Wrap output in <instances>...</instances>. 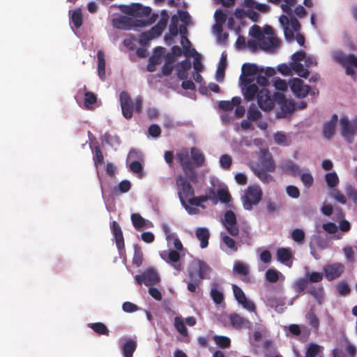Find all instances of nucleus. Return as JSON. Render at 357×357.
I'll list each match as a JSON object with an SVG mask.
<instances>
[{
    "label": "nucleus",
    "instance_id": "obj_48",
    "mask_svg": "<svg viewBox=\"0 0 357 357\" xmlns=\"http://www.w3.org/2000/svg\"><path fill=\"white\" fill-rule=\"evenodd\" d=\"M345 258L349 263L353 264L355 261V252L351 246H344L342 249Z\"/></svg>",
    "mask_w": 357,
    "mask_h": 357
},
{
    "label": "nucleus",
    "instance_id": "obj_40",
    "mask_svg": "<svg viewBox=\"0 0 357 357\" xmlns=\"http://www.w3.org/2000/svg\"><path fill=\"white\" fill-rule=\"evenodd\" d=\"M174 325L176 331L183 336L188 335V329L185 327L183 321L179 317L174 318Z\"/></svg>",
    "mask_w": 357,
    "mask_h": 357
},
{
    "label": "nucleus",
    "instance_id": "obj_28",
    "mask_svg": "<svg viewBox=\"0 0 357 357\" xmlns=\"http://www.w3.org/2000/svg\"><path fill=\"white\" fill-rule=\"evenodd\" d=\"M277 259L279 261L286 264L289 261L292 257V253L290 248H278L276 252Z\"/></svg>",
    "mask_w": 357,
    "mask_h": 357
},
{
    "label": "nucleus",
    "instance_id": "obj_55",
    "mask_svg": "<svg viewBox=\"0 0 357 357\" xmlns=\"http://www.w3.org/2000/svg\"><path fill=\"white\" fill-rule=\"evenodd\" d=\"M234 270L236 273L243 276H246L249 273L248 266L245 264L241 262H237L235 264Z\"/></svg>",
    "mask_w": 357,
    "mask_h": 357
},
{
    "label": "nucleus",
    "instance_id": "obj_59",
    "mask_svg": "<svg viewBox=\"0 0 357 357\" xmlns=\"http://www.w3.org/2000/svg\"><path fill=\"white\" fill-rule=\"evenodd\" d=\"M337 289L338 293L342 296H347L351 291L349 284L344 281H342L337 284Z\"/></svg>",
    "mask_w": 357,
    "mask_h": 357
},
{
    "label": "nucleus",
    "instance_id": "obj_53",
    "mask_svg": "<svg viewBox=\"0 0 357 357\" xmlns=\"http://www.w3.org/2000/svg\"><path fill=\"white\" fill-rule=\"evenodd\" d=\"M266 279L270 282H275L279 280V272L277 270L269 268L266 271Z\"/></svg>",
    "mask_w": 357,
    "mask_h": 357
},
{
    "label": "nucleus",
    "instance_id": "obj_62",
    "mask_svg": "<svg viewBox=\"0 0 357 357\" xmlns=\"http://www.w3.org/2000/svg\"><path fill=\"white\" fill-rule=\"evenodd\" d=\"M222 241L225 244V245L231 249V250L236 252L238 250V248L236 245L235 241L229 237V236H222Z\"/></svg>",
    "mask_w": 357,
    "mask_h": 357
},
{
    "label": "nucleus",
    "instance_id": "obj_57",
    "mask_svg": "<svg viewBox=\"0 0 357 357\" xmlns=\"http://www.w3.org/2000/svg\"><path fill=\"white\" fill-rule=\"evenodd\" d=\"M232 289L234 297L238 303H240L241 301L246 298V296L243 290L237 285L233 284Z\"/></svg>",
    "mask_w": 357,
    "mask_h": 357
},
{
    "label": "nucleus",
    "instance_id": "obj_41",
    "mask_svg": "<svg viewBox=\"0 0 357 357\" xmlns=\"http://www.w3.org/2000/svg\"><path fill=\"white\" fill-rule=\"evenodd\" d=\"M143 262V253L141 250V248L136 245L135 246V252L134 256L132 260V264L135 265L137 267H139Z\"/></svg>",
    "mask_w": 357,
    "mask_h": 357
},
{
    "label": "nucleus",
    "instance_id": "obj_21",
    "mask_svg": "<svg viewBox=\"0 0 357 357\" xmlns=\"http://www.w3.org/2000/svg\"><path fill=\"white\" fill-rule=\"evenodd\" d=\"M280 167L284 172L294 176H296L301 174L299 167L291 160L284 162L280 165Z\"/></svg>",
    "mask_w": 357,
    "mask_h": 357
},
{
    "label": "nucleus",
    "instance_id": "obj_42",
    "mask_svg": "<svg viewBox=\"0 0 357 357\" xmlns=\"http://www.w3.org/2000/svg\"><path fill=\"white\" fill-rule=\"evenodd\" d=\"M72 22L74 26L77 29L82 25V13L81 9H76L73 12L71 16Z\"/></svg>",
    "mask_w": 357,
    "mask_h": 357
},
{
    "label": "nucleus",
    "instance_id": "obj_64",
    "mask_svg": "<svg viewBox=\"0 0 357 357\" xmlns=\"http://www.w3.org/2000/svg\"><path fill=\"white\" fill-rule=\"evenodd\" d=\"M232 162L231 157L229 155L225 154L220 157V163L222 168L227 169H229Z\"/></svg>",
    "mask_w": 357,
    "mask_h": 357
},
{
    "label": "nucleus",
    "instance_id": "obj_19",
    "mask_svg": "<svg viewBox=\"0 0 357 357\" xmlns=\"http://www.w3.org/2000/svg\"><path fill=\"white\" fill-rule=\"evenodd\" d=\"M259 45L260 48L265 51H271L280 45L279 40L273 36H268L266 39L264 38L259 42Z\"/></svg>",
    "mask_w": 357,
    "mask_h": 357
},
{
    "label": "nucleus",
    "instance_id": "obj_36",
    "mask_svg": "<svg viewBox=\"0 0 357 357\" xmlns=\"http://www.w3.org/2000/svg\"><path fill=\"white\" fill-rule=\"evenodd\" d=\"M325 181L330 188L336 187L340 181L337 174L335 172L327 173L325 175Z\"/></svg>",
    "mask_w": 357,
    "mask_h": 357
},
{
    "label": "nucleus",
    "instance_id": "obj_49",
    "mask_svg": "<svg viewBox=\"0 0 357 357\" xmlns=\"http://www.w3.org/2000/svg\"><path fill=\"white\" fill-rule=\"evenodd\" d=\"M291 236L295 242L303 243L305 238V232L301 229H295L292 231Z\"/></svg>",
    "mask_w": 357,
    "mask_h": 357
},
{
    "label": "nucleus",
    "instance_id": "obj_51",
    "mask_svg": "<svg viewBox=\"0 0 357 357\" xmlns=\"http://www.w3.org/2000/svg\"><path fill=\"white\" fill-rule=\"evenodd\" d=\"M320 346L314 343L310 344L308 346L305 357H315L320 351Z\"/></svg>",
    "mask_w": 357,
    "mask_h": 357
},
{
    "label": "nucleus",
    "instance_id": "obj_52",
    "mask_svg": "<svg viewBox=\"0 0 357 357\" xmlns=\"http://www.w3.org/2000/svg\"><path fill=\"white\" fill-rule=\"evenodd\" d=\"M345 192L348 197L357 204V190L351 184H348L345 187Z\"/></svg>",
    "mask_w": 357,
    "mask_h": 357
},
{
    "label": "nucleus",
    "instance_id": "obj_12",
    "mask_svg": "<svg viewBox=\"0 0 357 357\" xmlns=\"http://www.w3.org/2000/svg\"><path fill=\"white\" fill-rule=\"evenodd\" d=\"M223 225L231 236H236L238 234L239 229L237 226L236 216L231 210H228L225 213Z\"/></svg>",
    "mask_w": 357,
    "mask_h": 357
},
{
    "label": "nucleus",
    "instance_id": "obj_23",
    "mask_svg": "<svg viewBox=\"0 0 357 357\" xmlns=\"http://www.w3.org/2000/svg\"><path fill=\"white\" fill-rule=\"evenodd\" d=\"M189 268L198 273L199 276H200L202 280L208 278L210 271L209 266L205 262L202 261H199L197 266H191Z\"/></svg>",
    "mask_w": 357,
    "mask_h": 357
},
{
    "label": "nucleus",
    "instance_id": "obj_46",
    "mask_svg": "<svg viewBox=\"0 0 357 357\" xmlns=\"http://www.w3.org/2000/svg\"><path fill=\"white\" fill-rule=\"evenodd\" d=\"M94 165L98 169V167L104 163V156L99 146H96L95 154L93 156Z\"/></svg>",
    "mask_w": 357,
    "mask_h": 357
},
{
    "label": "nucleus",
    "instance_id": "obj_31",
    "mask_svg": "<svg viewBox=\"0 0 357 357\" xmlns=\"http://www.w3.org/2000/svg\"><path fill=\"white\" fill-rule=\"evenodd\" d=\"M97 102L96 95L91 91L84 92V104L86 109H92Z\"/></svg>",
    "mask_w": 357,
    "mask_h": 357
},
{
    "label": "nucleus",
    "instance_id": "obj_22",
    "mask_svg": "<svg viewBox=\"0 0 357 357\" xmlns=\"http://www.w3.org/2000/svg\"><path fill=\"white\" fill-rule=\"evenodd\" d=\"M137 348V341L134 339H127L122 346V351L124 357H132L133 353Z\"/></svg>",
    "mask_w": 357,
    "mask_h": 357
},
{
    "label": "nucleus",
    "instance_id": "obj_8",
    "mask_svg": "<svg viewBox=\"0 0 357 357\" xmlns=\"http://www.w3.org/2000/svg\"><path fill=\"white\" fill-rule=\"evenodd\" d=\"M289 86L294 94L298 98H305L308 93L311 96H315L319 93L317 89L311 90L310 86L305 84L304 82L299 78L290 79Z\"/></svg>",
    "mask_w": 357,
    "mask_h": 357
},
{
    "label": "nucleus",
    "instance_id": "obj_7",
    "mask_svg": "<svg viewBox=\"0 0 357 357\" xmlns=\"http://www.w3.org/2000/svg\"><path fill=\"white\" fill-rule=\"evenodd\" d=\"M151 21L144 22L142 20H135L131 16H122L114 18L112 21L113 26L119 29L130 30L134 27H144L151 25Z\"/></svg>",
    "mask_w": 357,
    "mask_h": 357
},
{
    "label": "nucleus",
    "instance_id": "obj_25",
    "mask_svg": "<svg viewBox=\"0 0 357 357\" xmlns=\"http://www.w3.org/2000/svg\"><path fill=\"white\" fill-rule=\"evenodd\" d=\"M243 93L247 100H252L255 97L257 98L258 93L260 91L255 84H250L246 87H242Z\"/></svg>",
    "mask_w": 357,
    "mask_h": 357
},
{
    "label": "nucleus",
    "instance_id": "obj_3",
    "mask_svg": "<svg viewBox=\"0 0 357 357\" xmlns=\"http://www.w3.org/2000/svg\"><path fill=\"white\" fill-rule=\"evenodd\" d=\"M190 154V151L187 148H183L176 152L175 158L181 165L185 176L190 182L196 183L197 182V174L192 167Z\"/></svg>",
    "mask_w": 357,
    "mask_h": 357
},
{
    "label": "nucleus",
    "instance_id": "obj_18",
    "mask_svg": "<svg viewBox=\"0 0 357 357\" xmlns=\"http://www.w3.org/2000/svg\"><path fill=\"white\" fill-rule=\"evenodd\" d=\"M229 319L231 326L236 329H239L243 327L249 328L251 324L249 320L237 313L230 314L229 315Z\"/></svg>",
    "mask_w": 357,
    "mask_h": 357
},
{
    "label": "nucleus",
    "instance_id": "obj_10",
    "mask_svg": "<svg viewBox=\"0 0 357 357\" xmlns=\"http://www.w3.org/2000/svg\"><path fill=\"white\" fill-rule=\"evenodd\" d=\"M278 102L280 105V112H278V118H285L291 116L295 110V104L291 100H288L283 94L276 96Z\"/></svg>",
    "mask_w": 357,
    "mask_h": 357
},
{
    "label": "nucleus",
    "instance_id": "obj_24",
    "mask_svg": "<svg viewBox=\"0 0 357 357\" xmlns=\"http://www.w3.org/2000/svg\"><path fill=\"white\" fill-rule=\"evenodd\" d=\"M98 58V73L101 80L105 78V59L103 51L98 50L97 52Z\"/></svg>",
    "mask_w": 357,
    "mask_h": 357
},
{
    "label": "nucleus",
    "instance_id": "obj_33",
    "mask_svg": "<svg viewBox=\"0 0 357 357\" xmlns=\"http://www.w3.org/2000/svg\"><path fill=\"white\" fill-rule=\"evenodd\" d=\"M291 68L294 70L297 75L301 77L307 78L310 74L307 69L305 68L302 63L298 62H291L290 63Z\"/></svg>",
    "mask_w": 357,
    "mask_h": 357
},
{
    "label": "nucleus",
    "instance_id": "obj_11",
    "mask_svg": "<svg viewBox=\"0 0 357 357\" xmlns=\"http://www.w3.org/2000/svg\"><path fill=\"white\" fill-rule=\"evenodd\" d=\"M344 265L340 262L328 264L323 268L324 276L328 281L339 278L344 272Z\"/></svg>",
    "mask_w": 357,
    "mask_h": 357
},
{
    "label": "nucleus",
    "instance_id": "obj_50",
    "mask_svg": "<svg viewBox=\"0 0 357 357\" xmlns=\"http://www.w3.org/2000/svg\"><path fill=\"white\" fill-rule=\"evenodd\" d=\"M335 126L333 125L332 123H328L326 122L324 125L323 128V135L324 137L328 139H331L335 133Z\"/></svg>",
    "mask_w": 357,
    "mask_h": 357
},
{
    "label": "nucleus",
    "instance_id": "obj_58",
    "mask_svg": "<svg viewBox=\"0 0 357 357\" xmlns=\"http://www.w3.org/2000/svg\"><path fill=\"white\" fill-rule=\"evenodd\" d=\"M274 139L275 142L280 145L288 146L289 144L287 137L284 134L280 132H278L274 135Z\"/></svg>",
    "mask_w": 357,
    "mask_h": 357
},
{
    "label": "nucleus",
    "instance_id": "obj_56",
    "mask_svg": "<svg viewBox=\"0 0 357 357\" xmlns=\"http://www.w3.org/2000/svg\"><path fill=\"white\" fill-rule=\"evenodd\" d=\"M331 195L339 203L345 204L347 203L346 197L337 189H333Z\"/></svg>",
    "mask_w": 357,
    "mask_h": 357
},
{
    "label": "nucleus",
    "instance_id": "obj_63",
    "mask_svg": "<svg viewBox=\"0 0 357 357\" xmlns=\"http://www.w3.org/2000/svg\"><path fill=\"white\" fill-rule=\"evenodd\" d=\"M324 288L322 287H312L309 290L308 293L311 294L314 298L319 300L322 297Z\"/></svg>",
    "mask_w": 357,
    "mask_h": 357
},
{
    "label": "nucleus",
    "instance_id": "obj_1",
    "mask_svg": "<svg viewBox=\"0 0 357 357\" xmlns=\"http://www.w3.org/2000/svg\"><path fill=\"white\" fill-rule=\"evenodd\" d=\"M119 102L122 115L127 120H130L133 116V112L140 114L143 108V99L141 96L136 98L132 102L130 94L127 91H122L119 95Z\"/></svg>",
    "mask_w": 357,
    "mask_h": 357
},
{
    "label": "nucleus",
    "instance_id": "obj_44",
    "mask_svg": "<svg viewBox=\"0 0 357 357\" xmlns=\"http://www.w3.org/2000/svg\"><path fill=\"white\" fill-rule=\"evenodd\" d=\"M306 317L308 320L309 324L312 326L316 331L319 330V319L315 314V313L310 310L307 314Z\"/></svg>",
    "mask_w": 357,
    "mask_h": 357
},
{
    "label": "nucleus",
    "instance_id": "obj_29",
    "mask_svg": "<svg viewBox=\"0 0 357 357\" xmlns=\"http://www.w3.org/2000/svg\"><path fill=\"white\" fill-rule=\"evenodd\" d=\"M254 172L257 177L264 183H269L273 181V178L270 175L267 170L262 168L261 166L256 167Z\"/></svg>",
    "mask_w": 357,
    "mask_h": 357
},
{
    "label": "nucleus",
    "instance_id": "obj_15",
    "mask_svg": "<svg viewBox=\"0 0 357 357\" xmlns=\"http://www.w3.org/2000/svg\"><path fill=\"white\" fill-rule=\"evenodd\" d=\"M202 279L199 276V274L194 271L188 269V278L184 280L187 283V289L195 294H198L199 286L202 284Z\"/></svg>",
    "mask_w": 357,
    "mask_h": 357
},
{
    "label": "nucleus",
    "instance_id": "obj_26",
    "mask_svg": "<svg viewBox=\"0 0 357 357\" xmlns=\"http://www.w3.org/2000/svg\"><path fill=\"white\" fill-rule=\"evenodd\" d=\"M241 102V98L238 96L234 97L231 101L221 100L218 103L219 107L225 111H231L235 105H239Z\"/></svg>",
    "mask_w": 357,
    "mask_h": 357
},
{
    "label": "nucleus",
    "instance_id": "obj_2",
    "mask_svg": "<svg viewBox=\"0 0 357 357\" xmlns=\"http://www.w3.org/2000/svg\"><path fill=\"white\" fill-rule=\"evenodd\" d=\"M152 9L149 6H144L140 3H132L126 10L127 15L131 16L135 20L149 22L153 20V24L158 18L157 13H151Z\"/></svg>",
    "mask_w": 357,
    "mask_h": 357
},
{
    "label": "nucleus",
    "instance_id": "obj_13",
    "mask_svg": "<svg viewBox=\"0 0 357 357\" xmlns=\"http://www.w3.org/2000/svg\"><path fill=\"white\" fill-rule=\"evenodd\" d=\"M138 284L144 283L146 286H153L160 280V278L153 268H148L142 275H137L135 277Z\"/></svg>",
    "mask_w": 357,
    "mask_h": 357
},
{
    "label": "nucleus",
    "instance_id": "obj_20",
    "mask_svg": "<svg viewBox=\"0 0 357 357\" xmlns=\"http://www.w3.org/2000/svg\"><path fill=\"white\" fill-rule=\"evenodd\" d=\"M197 238L200 241V248H206L208 245L210 233L206 227H198L195 231Z\"/></svg>",
    "mask_w": 357,
    "mask_h": 357
},
{
    "label": "nucleus",
    "instance_id": "obj_30",
    "mask_svg": "<svg viewBox=\"0 0 357 357\" xmlns=\"http://www.w3.org/2000/svg\"><path fill=\"white\" fill-rule=\"evenodd\" d=\"M259 72H264V69H259L256 64L245 63L242 66V74L245 76H252Z\"/></svg>",
    "mask_w": 357,
    "mask_h": 357
},
{
    "label": "nucleus",
    "instance_id": "obj_37",
    "mask_svg": "<svg viewBox=\"0 0 357 357\" xmlns=\"http://www.w3.org/2000/svg\"><path fill=\"white\" fill-rule=\"evenodd\" d=\"M308 284V280L306 278H300L297 280L294 284V289L297 295L302 294L307 288Z\"/></svg>",
    "mask_w": 357,
    "mask_h": 357
},
{
    "label": "nucleus",
    "instance_id": "obj_5",
    "mask_svg": "<svg viewBox=\"0 0 357 357\" xmlns=\"http://www.w3.org/2000/svg\"><path fill=\"white\" fill-rule=\"evenodd\" d=\"M262 195L261 189L259 186H249L242 197L243 208L245 210L250 211L253 206L258 204L262 198Z\"/></svg>",
    "mask_w": 357,
    "mask_h": 357
},
{
    "label": "nucleus",
    "instance_id": "obj_9",
    "mask_svg": "<svg viewBox=\"0 0 357 357\" xmlns=\"http://www.w3.org/2000/svg\"><path fill=\"white\" fill-rule=\"evenodd\" d=\"M341 135L349 143L354 141V136L357 130V122L353 121L351 123L348 118L342 117L340 120Z\"/></svg>",
    "mask_w": 357,
    "mask_h": 357
},
{
    "label": "nucleus",
    "instance_id": "obj_6",
    "mask_svg": "<svg viewBox=\"0 0 357 357\" xmlns=\"http://www.w3.org/2000/svg\"><path fill=\"white\" fill-rule=\"evenodd\" d=\"M189 181H190L183 176L179 175L176 177V184L181 204H184L185 202H188V199L195 195L194 189Z\"/></svg>",
    "mask_w": 357,
    "mask_h": 357
},
{
    "label": "nucleus",
    "instance_id": "obj_27",
    "mask_svg": "<svg viewBox=\"0 0 357 357\" xmlns=\"http://www.w3.org/2000/svg\"><path fill=\"white\" fill-rule=\"evenodd\" d=\"M266 303L269 307L274 308L275 310H279L280 307H283L285 303L283 299L275 295L267 296Z\"/></svg>",
    "mask_w": 357,
    "mask_h": 357
},
{
    "label": "nucleus",
    "instance_id": "obj_60",
    "mask_svg": "<svg viewBox=\"0 0 357 357\" xmlns=\"http://www.w3.org/2000/svg\"><path fill=\"white\" fill-rule=\"evenodd\" d=\"M178 17L176 15H173L172 17L171 23L169 26V31L172 36H176L178 33Z\"/></svg>",
    "mask_w": 357,
    "mask_h": 357
},
{
    "label": "nucleus",
    "instance_id": "obj_54",
    "mask_svg": "<svg viewBox=\"0 0 357 357\" xmlns=\"http://www.w3.org/2000/svg\"><path fill=\"white\" fill-rule=\"evenodd\" d=\"M206 201L207 198L204 195H201L199 197H195L194 195L192 196L190 199H188V203L192 206L204 207V206L202 205V203L206 202Z\"/></svg>",
    "mask_w": 357,
    "mask_h": 357
},
{
    "label": "nucleus",
    "instance_id": "obj_4",
    "mask_svg": "<svg viewBox=\"0 0 357 357\" xmlns=\"http://www.w3.org/2000/svg\"><path fill=\"white\" fill-rule=\"evenodd\" d=\"M333 57L336 62L345 68L347 75L355 76L354 68H357V56L355 54H345L341 51H335Z\"/></svg>",
    "mask_w": 357,
    "mask_h": 357
},
{
    "label": "nucleus",
    "instance_id": "obj_47",
    "mask_svg": "<svg viewBox=\"0 0 357 357\" xmlns=\"http://www.w3.org/2000/svg\"><path fill=\"white\" fill-rule=\"evenodd\" d=\"M301 180L306 188L312 187L314 183V178L312 174L309 172H305L299 174Z\"/></svg>",
    "mask_w": 357,
    "mask_h": 357
},
{
    "label": "nucleus",
    "instance_id": "obj_17",
    "mask_svg": "<svg viewBox=\"0 0 357 357\" xmlns=\"http://www.w3.org/2000/svg\"><path fill=\"white\" fill-rule=\"evenodd\" d=\"M190 158L192 160V167H201L204 165L206 158L203 152L197 147H192L190 150Z\"/></svg>",
    "mask_w": 357,
    "mask_h": 357
},
{
    "label": "nucleus",
    "instance_id": "obj_16",
    "mask_svg": "<svg viewBox=\"0 0 357 357\" xmlns=\"http://www.w3.org/2000/svg\"><path fill=\"white\" fill-rule=\"evenodd\" d=\"M259 162L261 167L268 172H273L275 170V164L273 156L268 150H261Z\"/></svg>",
    "mask_w": 357,
    "mask_h": 357
},
{
    "label": "nucleus",
    "instance_id": "obj_14",
    "mask_svg": "<svg viewBox=\"0 0 357 357\" xmlns=\"http://www.w3.org/2000/svg\"><path fill=\"white\" fill-rule=\"evenodd\" d=\"M257 103L259 107L265 111L269 112L274 107V100L271 98L270 92L266 89H262L257 95Z\"/></svg>",
    "mask_w": 357,
    "mask_h": 357
},
{
    "label": "nucleus",
    "instance_id": "obj_45",
    "mask_svg": "<svg viewBox=\"0 0 357 357\" xmlns=\"http://www.w3.org/2000/svg\"><path fill=\"white\" fill-rule=\"evenodd\" d=\"M210 295L213 302L216 304H220L224 300L222 292L219 291L217 288H212Z\"/></svg>",
    "mask_w": 357,
    "mask_h": 357
},
{
    "label": "nucleus",
    "instance_id": "obj_34",
    "mask_svg": "<svg viewBox=\"0 0 357 357\" xmlns=\"http://www.w3.org/2000/svg\"><path fill=\"white\" fill-rule=\"evenodd\" d=\"M130 218L134 227L137 230H139L145 227L146 220L139 213H132Z\"/></svg>",
    "mask_w": 357,
    "mask_h": 357
},
{
    "label": "nucleus",
    "instance_id": "obj_61",
    "mask_svg": "<svg viewBox=\"0 0 357 357\" xmlns=\"http://www.w3.org/2000/svg\"><path fill=\"white\" fill-rule=\"evenodd\" d=\"M251 35L258 40L259 43L264 38V33L257 25H253L250 30Z\"/></svg>",
    "mask_w": 357,
    "mask_h": 357
},
{
    "label": "nucleus",
    "instance_id": "obj_35",
    "mask_svg": "<svg viewBox=\"0 0 357 357\" xmlns=\"http://www.w3.org/2000/svg\"><path fill=\"white\" fill-rule=\"evenodd\" d=\"M216 196L218 200L224 204H228L231 200V197L227 188H218Z\"/></svg>",
    "mask_w": 357,
    "mask_h": 357
},
{
    "label": "nucleus",
    "instance_id": "obj_43",
    "mask_svg": "<svg viewBox=\"0 0 357 357\" xmlns=\"http://www.w3.org/2000/svg\"><path fill=\"white\" fill-rule=\"evenodd\" d=\"M247 117L250 121H255L261 117V113L252 105L248 110Z\"/></svg>",
    "mask_w": 357,
    "mask_h": 357
},
{
    "label": "nucleus",
    "instance_id": "obj_38",
    "mask_svg": "<svg viewBox=\"0 0 357 357\" xmlns=\"http://www.w3.org/2000/svg\"><path fill=\"white\" fill-rule=\"evenodd\" d=\"M226 67V56H222L216 71V79L218 82H221L224 79L225 70Z\"/></svg>",
    "mask_w": 357,
    "mask_h": 357
},
{
    "label": "nucleus",
    "instance_id": "obj_39",
    "mask_svg": "<svg viewBox=\"0 0 357 357\" xmlns=\"http://www.w3.org/2000/svg\"><path fill=\"white\" fill-rule=\"evenodd\" d=\"M213 340L215 344L222 349L229 348L231 345V340L228 337L215 335Z\"/></svg>",
    "mask_w": 357,
    "mask_h": 357
},
{
    "label": "nucleus",
    "instance_id": "obj_32",
    "mask_svg": "<svg viewBox=\"0 0 357 357\" xmlns=\"http://www.w3.org/2000/svg\"><path fill=\"white\" fill-rule=\"evenodd\" d=\"M89 327L91 328L95 333H96L98 335H109V329L102 322L89 324Z\"/></svg>",
    "mask_w": 357,
    "mask_h": 357
}]
</instances>
